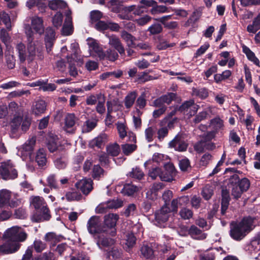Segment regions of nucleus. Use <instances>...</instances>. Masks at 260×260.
I'll return each instance as SVG.
<instances>
[{
    "label": "nucleus",
    "mask_w": 260,
    "mask_h": 260,
    "mask_svg": "<svg viewBox=\"0 0 260 260\" xmlns=\"http://www.w3.org/2000/svg\"><path fill=\"white\" fill-rule=\"evenodd\" d=\"M14 216L16 218L25 219L27 217V214L25 209L21 207L15 210Z\"/></svg>",
    "instance_id": "bf43d9fd"
},
{
    "label": "nucleus",
    "mask_w": 260,
    "mask_h": 260,
    "mask_svg": "<svg viewBox=\"0 0 260 260\" xmlns=\"http://www.w3.org/2000/svg\"><path fill=\"white\" fill-rule=\"evenodd\" d=\"M1 21L3 22L8 29H10L11 28V24L10 16L7 13L4 11L2 12L0 17V22Z\"/></svg>",
    "instance_id": "4d7b16f0"
},
{
    "label": "nucleus",
    "mask_w": 260,
    "mask_h": 260,
    "mask_svg": "<svg viewBox=\"0 0 260 260\" xmlns=\"http://www.w3.org/2000/svg\"><path fill=\"white\" fill-rule=\"evenodd\" d=\"M105 101V96H103V98L99 100L96 106V112L101 115L103 114L106 111V108L104 105Z\"/></svg>",
    "instance_id": "e2e57ef3"
},
{
    "label": "nucleus",
    "mask_w": 260,
    "mask_h": 260,
    "mask_svg": "<svg viewBox=\"0 0 260 260\" xmlns=\"http://www.w3.org/2000/svg\"><path fill=\"white\" fill-rule=\"evenodd\" d=\"M121 38L125 41L128 47L136 48L135 41L137 40L135 37L128 32L126 30H123L121 32Z\"/></svg>",
    "instance_id": "aec40b11"
},
{
    "label": "nucleus",
    "mask_w": 260,
    "mask_h": 260,
    "mask_svg": "<svg viewBox=\"0 0 260 260\" xmlns=\"http://www.w3.org/2000/svg\"><path fill=\"white\" fill-rule=\"evenodd\" d=\"M66 198L67 200L69 202L74 201H79L82 199V195L77 191H69L66 193Z\"/></svg>",
    "instance_id": "09e8293b"
},
{
    "label": "nucleus",
    "mask_w": 260,
    "mask_h": 260,
    "mask_svg": "<svg viewBox=\"0 0 260 260\" xmlns=\"http://www.w3.org/2000/svg\"><path fill=\"white\" fill-rule=\"evenodd\" d=\"M144 174L142 170L139 168L136 167L135 168H133L131 172L129 173V176L132 178H136L141 180L143 177Z\"/></svg>",
    "instance_id": "de8ad7c7"
},
{
    "label": "nucleus",
    "mask_w": 260,
    "mask_h": 260,
    "mask_svg": "<svg viewBox=\"0 0 260 260\" xmlns=\"http://www.w3.org/2000/svg\"><path fill=\"white\" fill-rule=\"evenodd\" d=\"M208 113L206 111H203L201 112H199L198 114H197L193 120V121L195 123H199L202 120L206 119L207 117Z\"/></svg>",
    "instance_id": "338daca9"
},
{
    "label": "nucleus",
    "mask_w": 260,
    "mask_h": 260,
    "mask_svg": "<svg viewBox=\"0 0 260 260\" xmlns=\"http://www.w3.org/2000/svg\"><path fill=\"white\" fill-rule=\"evenodd\" d=\"M87 40L88 41L87 44L89 48L92 49L98 56H102L103 49L99 46V44L96 42V41L94 39L90 38H89Z\"/></svg>",
    "instance_id": "473e14b6"
},
{
    "label": "nucleus",
    "mask_w": 260,
    "mask_h": 260,
    "mask_svg": "<svg viewBox=\"0 0 260 260\" xmlns=\"http://www.w3.org/2000/svg\"><path fill=\"white\" fill-rule=\"evenodd\" d=\"M192 92L193 96L199 97L202 100L206 99L209 96L208 89L205 87L193 88Z\"/></svg>",
    "instance_id": "7c9ffc66"
},
{
    "label": "nucleus",
    "mask_w": 260,
    "mask_h": 260,
    "mask_svg": "<svg viewBox=\"0 0 260 260\" xmlns=\"http://www.w3.org/2000/svg\"><path fill=\"white\" fill-rule=\"evenodd\" d=\"M198 105L194 104V102L193 100H189L185 102L181 105H180L178 108V110L180 112H184L185 111H187L189 108L192 107L193 110L194 111V113H196L198 110Z\"/></svg>",
    "instance_id": "f704fd0d"
},
{
    "label": "nucleus",
    "mask_w": 260,
    "mask_h": 260,
    "mask_svg": "<svg viewBox=\"0 0 260 260\" xmlns=\"http://www.w3.org/2000/svg\"><path fill=\"white\" fill-rule=\"evenodd\" d=\"M92 184L93 182L91 179H83L78 181L75 184V186L84 194L87 195L93 189Z\"/></svg>",
    "instance_id": "9b49d317"
},
{
    "label": "nucleus",
    "mask_w": 260,
    "mask_h": 260,
    "mask_svg": "<svg viewBox=\"0 0 260 260\" xmlns=\"http://www.w3.org/2000/svg\"><path fill=\"white\" fill-rule=\"evenodd\" d=\"M51 218L50 211L47 205L43 207L40 212H34L32 216V220L36 222H40L44 221H48Z\"/></svg>",
    "instance_id": "1a4fd4ad"
},
{
    "label": "nucleus",
    "mask_w": 260,
    "mask_h": 260,
    "mask_svg": "<svg viewBox=\"0 0 260 260\" xmlns=\"http://www.w3.org/2000/svg\"><path fill=\"white\" fill-rule=\"evenodd\" d=\"M104 170L99 165H94L92 169V177L94 179L98 178L102 174Z\"/></svg>",
    "instance_id": "69168bd1"
},
{
    "label": "nucleus",
    "mask_w": 260,
    "mask_h": 260,
    "mask_svg": "<svg viewBox=\"0 0 260 260\" xmlns=\"http://www.w3.org/2000/svg\"><path fill=\"white\" fill-rule=\"evenodd\" d=\"M17 170L9 163L2 162L0 166V178L4 180L14 179L17 177Z\"/></svg>",
    "instance_id": "423d86ee"
},
{
    "label": "nucleus",
    "mask_w": 260,
    "mask_h": 260,
    "mask_svg": "<svg viewBox=\"0 0 260 260\" xmlns=\"http://www.w3.org/2000/svg\"><path fill=\"white\" fill-rule=\"evenodd\" d=\"M170 208L167 205H164L159 210L155 212V220L159 224L165 223L168 221L170 213Z\"/></svg>",
    "instance_id": "6e6552de"
},
{
    "label": "nucleus",
    "mask_w": 260,
    "mask_h": 260,
    "mask_svg": "<svg viewBox=\"0 0 260 260\" xmlns=\"http://www.w3.org/2000/svg\"><path fill=\"white\" fill-rule=\"evenodd\" d=\"M119 216L116 214L111 213L106 215L103 225L107 231L104 232V233L112 237L115 236L117 233L116 225Z\"/></svg>",
    "instance_id": "39448f33"
},
{
    "label": "nucleus",
    "mask_w": 260,
    "mask_h": 260,
    "mask_svg": "<svg viewBox=\"0 0 260 260\" xmlns=\"http://www.w3.org/2000/svg\"><path fill=\"white\" fill-rule=\"evenodd\" d=\"M59 142L57 136H49L47 139V147L49 151L53 153L58 149L60 146Z\"/></svg>",
    "instance_id": "a211bd4d"
},
{
    "label": "nucleus",
    "mask_w": 260,
    "mask_h": 260,
    "mask_svg": "<svg viewBox=\"0 0 260 260\" xmlns=\"http://www.w3.org/2000/svg\"><path fill=\"white\" fill-rule=\"evenodd\" d=\"M16 51L18 54L19 60L21 62H23L26 60V47L24 44L20 43L16 45Z\"/></svg>",
    "instance_id": "e433bc0d"
},
{
    "label": "nucleus",
    "mask_w": 260,
    "mask_h": 260,
    "mask_svg": "<svg viewBox=\"0 0 260 260\" xmlns=\"http://www.w3.org/2000/svg\"><path fill=\"white\" fill-rule=\"evenodd\" d=\"M46 103L44 100H39L36 102L32 106V113L36 116H39L45 113L46 110Z\"/></svg>",
    "instance_id": "6ab92c4d"
},
{
    "label": "nucleus",
    "mask_w": 260,
    "mask_h": 260,
    "mask_svg": "<svg viewBox=\"0 0 260 260\" xmlns=\"http://www.w3.org/2000/svg\"><path fill=\"white\" fill-rule=\"evenodd\" d=\"M142 255L146 258H151L153 255V250L152 248L148 246L144 245L140 249Z\"/></svg>",
    "instance_id": "a18cd8bd"
},
{
    "label": "nucleus",
    "mask_w": 260,
    "mask_h": 260,
    "mask_svg": "<svg viewBox=\"0 0 260 260\" xmlns=\"http://www.w3.org/2000/svg\"><path fill=\"white\" fill-rule=\"evenodd\" d=\"M169 146L170 148H174L176 151L184 152L187 150L188 144L185 142L182 135L178 134L169 142Z\"/></svg>",
    "instance_id": "0eeeda50"
},
{
    "label": "nucleus",
    "mask_w": 260,
    "mask_h": 260,
    "mask_svg": "<svg viewBox=\"0 0 260 260\" xmlns=\"http://www.w3.org/2000/svg\"><path fill=\"white\" fill-rule=\"evenodd\" d=\"M164 168L166 171V174L169 175L168 178L164 177L163 180L170 181L172 177L176 174V170L174 165L171 162H167L164 164Z\"/></svg>",
    "instance_id": "bb28decb"
},
{
    "label": "nucleus",
    "mask_w": 260,
    "mask_h": 260,
    "mask_svg": "<svg viewBox=\"0 0 260 260\" xmlns=\"http://www.w3.org/2000/svg\"><path fill=\"white\" fill-rule=\"evenodd\" d=\"M106 150L108 154L115 157L118 156L120 153V147L117 143H114L108 145L106 147Z\"/></svg>",
    "instance_id": "2f4dec72"
},
{
    "label": "nucleus",
    "mask_w": 260,
    "mask_h": 260,
    "mask_svg": "<svg viewBox=\"0 0 260 260\" xmlns=\"http://www.w3.org/2000/svg\"><path fill=\"white\" fill-rule=\"evenodd\" d=\"M48 6L52 10L63 9L67 7V3L63 0H48Z\"/></svg>",
    "instance_id": "5701e85b"
},
{
    "label": "nucleus",
    "mask_w": 260,
    "mask_h": 260,
    "mask_svg": "<svg viewBox=\"0 0 260 260\" xmlns=\"http://www.w3.org/2000/svg\"><path fill=\"white\" fill-rule=\"evenodd\" d=\"M63 15L60 12H58L52 18V22L53 25L56 28H58L61 26L63 20Z\"/></svg>",
    "instance_id": "603ef678"
},
{
    "label": "nucleus",
    "mask_w": 260,
    "mask_h": 260,
    "mask_svg": "<svg viewBox=\"0 0 260 260\" xmlns=\"http://www.w3.org/2000/svg\"><path fill=\"white\" fill-rule=\"evenodd\" d=\"M97 96H95L93 95H91L86 99V104L88 105H95L97 102V100L99 99L100 100L103 96H104L103 94H102L101 93L98 94L96 95Z\"/></svg>",
    "instance_id": "052dcab7"
},
{
    "label": "nucleus",
    "mask_w": 260,
    "mask_h": 260,
    "mask_svg": "<svg viewBox=\"0 0 260 260\" xmlns=\"http://www.w3.org/2000/svg\"><path fill=\"white\" fill-rule=\"evenodd\" d=\"M169 129L167 127H162L157 131V138L159 141H162L168 135Z\"/></svg>",
    "instance_id": "680f3d73"
},
{
    "label": "nucleus",
    "mask_w": 260,
    "mask_h": 260,
    "mask_svg": "<svg viewBox=\"0 0 260 260\" xmlns=\"http://www.w3.org/2000/svg\"><path fill=\"white\" fill-rule=\"evenodd\" d=\"M76 117L74 113H68L64 119L65 126L67 128L73 127L76 123Z\"/></svg>",
    "instance_id": "c03bdc74"
},
{
    "label": "nucleus",
    "mask_w": 260,
    "mask_h": 260,
    "mask_svg": "<svg viewBox=\"0 0 260 260\" xmlns=\"http://www.w3.org/2000/svg\"><path fill=\"white\" fill-rule=\"evenodd\" d=\"M243 51L246 54L247 58L253 62L256 66L259 67V61L255 56V54L247 46H244Z\"/></svg>",
    "instance_id": "c756f323"
},
{
    "label": "nucleus",
    "mask_w": 260,
    "mask_h": 260,
    "mask_svg": "<svg viewBox=\"0 0 260 260\" xmlns=\"http://www.w3.org/2000/svg\"><path fill=\"white\" fill-rule=\"evenodd\" d=\"M179 215L184 220L189 219L193 216V212L189 209L183 208L179 211Z\"/></svg>",
    "instance_id": "6e6d98bb"
},
{
    "label": "nucleus",
    "mask_w": 260,
    "mask_h": 260,
    "mask_svg": "<svg viewBox=\"0 0 260 260\" xmlns=\"http://www.w3.org/2000/svg\"><path fill=\"white\" fill-rule=\"evenodd\" d=\"M189 201V198L187 196L181 197L180 198L173 199L171 202V212H177L178 208V205H182V202L187 203Z\"/></svg>",
    "instance_id": "cd10ccee"
},
{
    "label": "nucleus",
    "mask_w": 260,
    "mask_h": 260,
    "mask_svg": "<svg viewBox=\"0 0 260 260\" xmlns=\"http://www.w3.org/2000/svg\"><path fill=\"white\" fill-rule=\"evenodd\" d=\"M189 235L196 240H204L206 238V234L203 233L202 231L194 225H191L189 228Z\"/></svg>",
    "instance_id": "f3484780"
},
{
    "label": "nucleus",
    "mask_w": 260,
    "mask_h": 260,
    "mask_svg": "<svg viewBox=\"0 0 260 260\" xmlns=\"http://www.w3.org/2000/svg\"><path fill=\"white\" fill-rule=\"evenodd\" d=\"M87 229L88 232L91 235L95 237L98 234L107 232L103 225L100 217L98 216H92L88 220L87 223Z\"/></svg>",
    "instance_id": "20e7f679"
},
{
    "label": "nucleus",
    "mask_w": 260,
    "mask_h": 260,
    "mask_svg": "<svg viewBox=\"0 0 260 260\" xmlns=\"http://www.w3.org/2000/svg\"><path fill=\"white\" fill-rule=\"evenodd\" d=\"M94 28L99 31L107 30L108 29V23L104 21L100 20L94 24Z\"/></svg>",
    "instance_id": "774afa93"
},
{
    "label": "nucleus",
    "mask_w": 260,
    "mask_h": 260,
    "mask_svg": "<svg viewBox=\"0 0 260 260\" xmlns=\"http://www.w3.org/2000/svg\"><path fill=\"white\" fill-rule=\"evenodd\" d=\"M137 148L135 144H124L121 145V149L125 155L128 156L135 151Z\"/></svg>",
    "instance_id": "37998d69"
},
{
    "label": "nucleus",
    "mask_w": 260,
    "mask_h": 260,
    "mask_svg": "<svg viewBox=\"0 0 260 260\" xmlns=\"http://www.w3.org/2000/svg\"><path fill=\"white\" fill-rule=\"evenodd\" d=\"M136 91H132L127 94L124 99V105L127 109H129L134 105L137 98Z\"/></svg>",
    "instance_id": "c9c22d12"
},
{
    "label": "nucleus",
    "mask_w": 260,
    "mask_h": 260,
    "mask_svg": "<svg viewBox=\"0 0 260 260\" xmlns=\"http://www.w3.org/2000/svg\"><path fill=\"white\" fill-rule=\"evenodd\" d=\"M203 8L202 7H200L194 10L187 22L195 23L201 16Z\"/></svg>",
    "instance_id": "58836bf2"
},
{
    "label": "nucleus",
    "mask_w": 260,
    "mask_h": 260,
    "mask_svg": "<svg viewBox=\"0 0 260 260\" xmlns=\"http://www.w3.org/2000/svg\"><path fill=\"white\" fill-rule=\"evenodd\" d=\"M43 20L42 18L35 17L31 20V28L36 32L41 34L44 32Z\"/></svg>",
    "instance_id": "4be33fe9"
},
{
    "label": "nucleus",
    "mask_w": 260,
    "mask_h": 260,
    "mask_svg": "<svg viewBox=\"0 0 260 260\" xmlns=\"http://www.w3.org/2000/svg\"><path fill=\"white\" fill-rule=\"evenodd\" d=\"M117 51L115 50L110 48L107 49L106 51L103 50L102 56H98V57L101 61L107 59L110 61L114 62L118 59L119 56Z\"/></svg>",
    "instance_id": "2eb2a0df"
},
{
    "label": "nucleus",
    "mask_w": 260,
    "mask_h": 260,
    "mask_svg": "<svg viewBox=\"0 0 260 260\" xmlns=\"http://www.w3.org/2000/svg\"><path fill=\"white\" fill-rule=\"evenodd\" d=\"M126 242L125 245L128 248H131L133 247L136 243L137 238L134 235V233H128L126 236Z\"/></svg>",
    "instance_id": "8fccbe9b"
},
{
    "label": "nucleus",
    "mask_w": 260,
    "mask_h": 260,
    "mask_svg": "<svg viewBox=\"0 0 260 260\" xmlns=\"http://www.w3.org/2000/svg\"><path fill=\"white\" fill-rule=\"evenodd\" d=\"M254 218L250 216L244 217L240 221L230 223L229 235L234 240L240 241L253 229Z\"/></svg>",
    "instance_id": "f257e3e1"
},
{
    "label": "nucleus",
    "mask_w": 260,
    "mask_h": 260,
    "mask_svg": "<svg viewBox=\"0 0 260 260\" xmlns=\"http://www.w3.org/2000/svg\"><path fill=\"white\" fill-rule=\"evenodd\" d=\"M35 160L40 167H43L46 165L47 157L45 149L41 148L38 150L37 152Z\"/></svg>",
    "instance_id": "b1692460"
},
{
    "label": "nucleus",
    "mask_w": 260,
    "mask_h": 260,
    "mask_svg": "<svg viewBox=\"0 0 260 260\" xmlns=\"http://www.w3.org/2000/svg\"><path fill=\"white\" fill-rule=\"evenodd\" d=\"M31 204L35 209L34 212H40V210L43 208V207H45L47 205L44 199L38 196L32 198L31 201Z\"/></svg>",
    "instance_id": "a878e982"
},
{
    "label": "nucleus",
    "mask_w": 260,
    "mask_h": 260,
    "mask_svg": "<svg viewBox=\"0 0 260 260\" xmlns=\"http://www.w3.org/2000/svg\"><path fill=\"white\" fill-rule=\"evenodd\" d=\"M228 185L232 189V196L235 199L238 200L243 192L248 190L250 182L248 178L244 177L240 179L238 174H234L230 176Z\"/></svg>",
    "instance_id": "f03ea898"
},
{
    "label": "nucleus",
    "mask_w": 260,
    "mask_h": 260,
    "mask_svg": "<svg viewBox=\"0 0 260 260\" xmlns=\"http://www.w3.org/2000/svg\"><path fill=\"white\" fill-rule=\"evenodd\" d=\"M103 17V13L99 10H93L90 12V22L95 24L101 20Z\"/></svg>",
    "instance_id": "a19ab883"
},
{
    "label": "nucleus",
    "mask_w": 260,
    "mask_h": 260,
    "mask_svg": "<svg viewBox=\"0 0 260 260\" xmlns=\"http://www.w3.org/2000/svg\"><path fill=\"white\" fill-rule=\"evenodd\" d=\"M54 36L55 32L51 29L48 30L46 32L45 42L46 50L48 53H49L51 51V49L53 46Z\"/></svg>",
    "instance_id": "412c9836"
},
{
    "label": "nucleus",
    "mask_w": 260,
    "mask_h": 260,
    "mask_svg": "<svg viewBox=\"0 0 260 260\" xmlns=\"http://www.w3.org/2000/svg\"><path fill=\"white\" fill-rule=\"evenodd\" d=\"M73 32V26L71 18L67 17L61 29V32L63 36H70Z\"/></svg>",
    "instance_id": "393cba45"
},
{
    "label": "nucleus",
    "mask_w": 260,
    "mask_h": 260,
    "mask_svg": "<svg viewBox=\"0 0 260 260\" xmlns=\"http://www.w3.org/2000/svg\"><path fill=\"white\" fill-rule=\"evenodd\" d=\"M17 232V230L14 228H12L7 230L4 234V238L8 239L6 242L15 241Z\"/></svg>",
    "instance_id": "ea45409f"
},
{
    "label": "nucleus",
    "mask_w": 260,
    "mask_h": 260,
    "mask_svg": "<svg viewBox=\"0 0 260 260\" xmlns=\"http://www.w3.org/2000/svg\"><path fill=\"white\" fill-rule=\"evenodd\" d=\"M123 206V201L119 199H113L108 201L105 206H99L96 208V212L98 213H104L107 209H117Z\"/></svg>",
    "instance_id": "9d476101"
},
{
    "label": "nucleus",
    "mask_w": 260,
    "mask_h": 260,
    "mask_svg": "<svg viewBox=\"0 0 260 260\" xmlns=\"http://www.w3.org/2000/svg\"><path fill=\"white\" fill-rule=\"evenodd\" d=\"M27 237V234L24 232H19L17 231L15 241L5 242L0 245V252L3 254H8L16 252L20 248L19 242L24 241Z\"/></svg>",
    "instance_id": "7ed1b4c3"
},
{
    "label": "nucleus",
    "mask_w": 260,
    "mask_h": 260,
    "mask_svg": "<svg viewBox=\"0 0 260 260\" xmlns=\"http://www.w3.org/2000/svg\"><path fill=\"white\" fill-rule=\"evenodd\" d=\"M149 176L153 180L155 179L157 176L163 179L164 177L162 176V171L159 167L152 168L149 172Z\"/></svg>",
    "instance_id": "5fc2aeb1"
},
{
    "label": "nucleus",
    "mask_w": 260,
    "mask_h": 260,
    "mask_svg": "<svg viewBox=\"0 0 260 260\" xmlns=\"http://www.w3.org/2000/svg\"><path fill=\"white\" fill-rule=\"evenodd\" d=\"M11 198L10 192L7 189L0 190V207H2L8 204Z\"/></svg>",
    "instance_id": "72a5a7b5"
},
{
    "label": "nucleus",
    "mask_w": 260,
    "mask_h": 260,
    "mask_svg": "<svg viewBox=\"0 0 260 260\" xmlns=\"http://www.w3.org/2000/svg\"><path fill=\"white\" fill-rule=\"evenodd\" d=\"M177 94L174 92H168L166 94L161 96V98L164 103H166L169 105L171 102L175 100L176 98Z\"/></svg>",
    "instance_id": "864d4df0"
},
{
    "label": "nucleus",
    "mask_w": 260,
    "mask_h": 260,
    "mask_svg": "<svg viewBox=\"0 0 260 260\" xmlns=\"http://www.w3.org/2000/svg\"><path fill=\"white\" fill-rule=\"evenodd\" d=\"M137 190V187L130 184H126L124 185L122 189V192L124 195H127L128 196H133Z\"/></svg>",
    "instance_id": "79ce46f5"
},
{
    "label": "nucleus",
    "mask_w": 260,
    "mask_h": 260,
    "mask_svg": "<svg viewBox=\"0 0 260 260\" xmlns=\"http://www.w3.org/2000/svg\"><path fill=\"white\" fill-rule=\"evenodd\" d=\"M107 141V135L105 133H102L90 141L89 146L91 148L97 147L98 148L102 149Z\"/></svg>",
    "instance_id": "ddd939ff"
},
{
    "label": "nucleus",
    "mask_w": 260,
    "mask_h": 260,
    "mask_svg": "<svg viewBox=\"0 0 260 260\" xmlns=\"http://www.w3.org/2000/svg\"><path fill=\"white\" fill-rule=\"evenodd\" d=\"M22 122V117L17 116L13 118L11 124V135L13 136L18 130L21 122Z\"/></svg>",
    "instance_id": "c85d7f7f"
},
{
    "label": "nucleus",
    "mask_w": 260,
    "mask_h": 260,
    "mask_svg": "<svg viewBox=\"0 0 260 260\" xmlns=\"http://www.w3.org/2000/svg\"><path fill=\"white\" fill-rule=\"evenodd\" d=\"M48 79L46 81H44V84H43L41 87V90L43 91H53L56 90V86L53 83H47Z\"/></svg>",
    "instance_id": "0e129e2a"
},
{
    "label": "nucleus",
    "mask_w": 260,
    "mask_h": 260,
    "mask_svg": "<svg viewBox=\"0 0 260 260\" xmlns=\"http://www.w3.org/2000/svg\"><path fill=\"white\" fill-rule=\"evenodd\" d=\"M97 125V121L87 120L85 122V127L83 131L85 133H89L92 131Z\"/></svg>",
    "instance_id": "13d9d810"
},
{
    "label": "nucleus",
    "mask_w": 260,
    "mask_h": 260,
    "mask_svg": "<svg viewBox=\"0 0 260 260\" xmlns=\"http://www.w3.org/2000/svg\"><path fill=\"white\" fill-rule=\"evenodd\" d=\"M122 253L120 250L115 248H112L111 250L107 252V258L110 259L112 257L113 259H117L121 257Z\"/></svg>",
    "instance_id": "3c124183"
},
{
    "label": "nucleus",
    "mask_w": 260,
    "mask_h": 260,
    "mask_svg": "<svg viewBox=\"0 0 260 260\" xmlns=\"http://www.w3.org/2000/svg\"><path fill=\"white\" fill-rule=\"evenodd\" d=\"M54 160V165L58 169H64L67 165L68 158L66 151L62 149L59 151L58 153L55 154Z\"/></svg>",
    "instance_id": "f8f14e48"
},
{
    "label": "nucleus",
    "mask_w": 260,
    "mask_h": 260,
    "mask_svg": "<svg viewBox=\"0 0 260 260\" xmlns=\"http://www.w3.org/2000/svg\"><path fill=\"white\" fill-rule=\"evenodd\" d=\"M96 240V244L100 248L108 247L115 243L114 239L110 238L105 237L104 236L97 235L94 237Z\"/></svg>",
    "instance_id": "dca6fc26"
},
{
    "label": "nucleus",
    "mask_w": 260,
    "mask_h": 260,
    "mask_svg": "<svg viewBox=\"0 0 260 260\" xmlns=\"http://www.w3.org/2000/svg\"><path fill=\"white\" fill-rule=\"evenodd\" d=\"M163 28L160 23H154L150 26L148 28V31L151 35H157L162 31Z\"/></svg>",
    "instance_id": "49530a36"
},
{
    "label": "nucleus",
    "mask_w": 260,
    "mask_h": 260,
    "mask_svg": "<svg viewBox=\"0 0 260 260\" xmlns=\"http://www.w3.org/2000/svg\"><path fill=\"white\" fill-rule=\"evenodd\" d=\"M109 44L117 51L121 56L125 55V49L119 39L116 36L109 38Z\"/></svg>",
    "instance_id": "4468645a"
},
{
    "label": "nucleus",
    "mask_w": 260,
    "mask_h": 260,
    "mask_svg": "<svg viewBox=\"0 0 260 260\" xmlns=\"http://www.w3.org/2000/svg\"><path fill=\"white\" fill-rule=\"evenodd\" d=\"M36 139L35 137H32L28 139L23 145V150L28 154H30L33 151L34 146L36 144Z\"/></svg>",
    "instance_id": "4c0bfd02"
}]
</instances>
